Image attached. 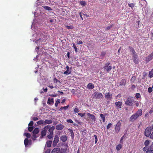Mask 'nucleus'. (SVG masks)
<instances>
[{
  "label": "nucleus",
  "instance_id": "nucleus-5",
  "mask_svg": "<svg viewBox=\"0 0 153 153\" xmlns=\"http://www.w3.org/2000/svg\"><path fill=\"white\" fill-rule=\"evenodd\" d=\"M132 100L130 97L128 98L125 102V104L127 105L132 106L133 105Z\"/></svg>",
  "mask_w": 153,
  "mask_h": 153
},
{
  "label": "nucleus",
  "instance_id": "nucleus-1",
  "mask_svg": "<svg viewBox=\"0 0 153 153\" xmlns=\"http://www.w3.org/2000/svg\"><path fill=\"white\" fill-rule=\"evenodd\" d=\"M32 37H33V39H34L33 41H34L35 43L39 45L43 44L46 39L45 35L39 31H38L33 34Z\"/></svg>",
  "mask_w": 153,
  "mask_h": 153
},
{
  "label": "nucleus",
  "instance_id": "nucleus-12",
  "mask_svg": "<svg viewBox=\"0 0 153 153\" xmlns=\"http://www.w3.org/2000/svg\"><path fill=\"white\" fill-rule=\"evenodd\" d=\"M55 128V127L52 126L51 127H49L48 128V131L49 132L50 134H53V131Z\"/></svg>",
  "mask_w": 153,
  "mask_h": 153
},
{
  "label": "nucleus",
  "instance_id": "nucleus-38",
  "mask_svg": "<svg viewBox=\"0 0 153 153\" xmlns=\"http://www.w3.org/2000/svg\"><path fill=\"white\" fill-rule=\"evenodd\" d=\"M150 141L148 140H146L144 142V145L146 146H147L149 144Z\"/></svg>",
  "mask_w": 153,
  "mask_h": 153
},
{
  "label": "nucleus",
  "instance_id": "nucleus-35",
  "mask_svg": "<svg viewBox=\"0 0 153 153\" xmlns=\"http://www.w3.org/2000/svg\"><path fill=\"white\" fill-rule=\"evenodd\" d=\"M42 7L47 10H52L50 7L48 6H42Z\"/></svg>",
  "mask_w": 153,
  "mask_h": 153
},
{
  "label": "nucleus",
  "instance_id": "nucleus-15",
  "mask_svg": "<svg viewBox=\"0 0 153 153\" xmlns=\"http://www.w3.org/2000/svg\"><path fill=\"white\" fill-rule=\"evenodd\" d=\"M47 2H45V0H37L36 1V3L39 5H43L46 3Z\"/></svg>",
  "mask_w": 153,
  "mask_h": 153
},
{
  "label": "nucleus",
  "instance_id": "nucleus-28",
  "mask_svg": "<svg viewBox=\"0 0 153 153\" xmlns=\"http://www.w3.org/2000/svg\"><path fill=\"white\" fill-rule=\"evenodd\" d=\"M59 151V148H54L52 150L51 153H58Z\"/></svg>",
  "mask_w": 153,
  "mask_h": 153
},
{
  "label": "nucleus",
  "instance_id": "nucleus-51",
  "mask_svg": "<svg viewBox=\"0 0 153 153\" xmlns=\"http://www.w3.org/2000/svg\"><path fill=\"white\" fill-rule=\"evenodd\" d=\"M53 135L49 134V135H48V137L49 139H51L52 138Z\"/></svg>",
  "mask_w": 153,
  "mask_h": 153
},
{
  "label": "nucleus",
  "instance_id": "nucleus-29",
  "mask_svg": "<svg viewBox=\"0 0 153 153\" xmlns=\"http://www.w3.org/2000/svg\"><path fill=\"white\" fill-rule=\"evenodd\" d=\"M152 58L149 55L146 58V61L147 62H148L152 59Z\"/></svg>",
  "mask_w": 153,
  "mask_h": 153
},
{
  "label": "nucleus",
  "instance_id": "nucleus-21",
  "mask_svg": "<svg viewBox=\"0 0 153 153\" xmlns=\"http://www.w3.org/2000/svg\"><path fill=\"white\" fill-rule=\"evenodd\" d=\"M68 131L70 132L71 136V138L72 139H73L74 137V132L72 130L71 128H69L68 129Z\"/></svg>",
  "mask_w": 153,
  "mask_h": 153
},
{
  "label": "nucleus",
  "instance_id": "nucleus-13",
  "mask_svg": "<svg viewBox=\"0 0 153 153\" xmlns=\"http://www.w3.org/2000/svg\"><path fill=\"white\" fill-rule=\"evenodd\" d=\"M129 50L130 51V52H131L132 53L131 55H132V56H134L137 54V53H136L134 49L133 48L131 47H129Z\"/></svg>",
  "mask_w": 153,
  "mask_h": 153
},
{
  "label": "nucleus",
  "instance_id": "nucleus-4",
  "mask_svg": "<svg viewBox=\"0 0 153 153\" xmlns=\"http://www.w3.org/2000/svg\"><path fill=\"white\" fill-rule=\"evenodd\" d=\"M121 123L120 122L118 121L117 123L116 126L115 128V131L118 133L120 129Z\"/></svg>",
  "mask_w": 153,
  "mask_h": 153
},
{
  "label": "nucleus",
  "instance_id": "nucleus-55",
  "mask_svg": "<svg viewBox=\"0 0 153 153\" xmlns=\"http://www.w3.org/2000/svg\"><path fill=\"white\" fill-rule=\"evenodd\" d=\"M33 124V123L32 121H30V123L28 124V126H32Z\"/></svg>",
  "mask_w": 153,
  "mask_h": 153
},
{
  "label": "nucleus",
  "instance_id": "nucleus-48",
  "mask_svg": "<svg viewBox=\"0 0 153 153\" xmlns=\"http://www.w3.org/2000/svg\"><path fill=\"white\" fill-rule=\"evenodd\" d=\"M128 5L129 7L132 8L134 7L135 4L134 3H130L128 4Z\"/></svg>",
  "mask_w": 153,
  "mask_h": 153
},
{
  "label": "nucleus",
  "instance_id": "nucleus-39",
  "mask_svg": "<svg viewBox=\"0 0 153 153\" xmlns=\"http://www.w3.org/2000/svg\"><path fill=\"white\" fill-rule=\"evenodd\" d=\"M24 135L26 136L28 138H29L30 137V135L29 133H25L24 134Z\"/></svg>",
  "mask_w": 153,
  "mask_h": 153
},
{
  "label": "nucleus",
  "instance_id": "nucleus-3",
  "mask_svg": "<svg viewBox=\"0 0 153 153\" xmlns=\"http://www.w3.org/2000/svg\"><path fill=\"white\" fill-rule=\"evenodd\" d=\"M151 132V127H147L145 131V134L146 137H149L150 134Z\"/></svg>",
  "mask_w": 153,
  "mask_h": 153
},
{
  "label": "nucleus",
  "instance_id": "nucleus-18",
  "mask_svg": "<svg viewBox=\"0 0 153 153\" xmlns=\"http://www.w3.org/2000/svg\"><path fill=\"white\" fill-rule=\"evenodd\" d=\"M94 85L93 84L91 83H89L87 85V88L89 89H93L94 88Z\"/></svg>",
  "mask_w": 153,
  "mask_h": 153
},
{
  "label": "nucleus",
  "instance_id": "nucleus-53",
  "mask_svg": "<svg viewBox=\"0 0 153 153\" xmlns=\"http://www.w3.org/2000/svg\"><path fill=\"white\" fill-rule=\"evenodd\" d=\"M112 27H113L112 25H111V26H108L105 29V30H108L110 29Z\"/></svg>",
  "mask_w": 153,
  "mask_h": 153
},
{
  "label": "nucleus",
  "instance_id": "nucleus-30",
  "mask_svg": "<svg viewBox=\"0 0 153 153\" xmlns=\"http://www.w3.org/2000/svg\"><path fill=\"white\" fill-rule=\"evenodd\" d=\"M50 127V126L47 125L46 126H45L42 129L43 131H45L46 132L48 130V128L49 127Z\"/></svg>",
  "mask_w": 153,
  "mask_h": 153
},
{
  "label": "nucleus",
  "instance_id": "nucleus-49",
  "mask_svg": "<svg viewBox=\"0 0 153 153\" xmlns=\"http://www.w3.org/2000/svg\"><path fill=\"white\" fill-rule=\"evenodd\" d=\"M140 95L139 93H137L135 95V97L137 98H140Z\"/></svg>",
  "mask_w": 153,
  "mask_h": 153
},
{
  "label": "nucleus",
  "instance_id": "nucleus-41",
  "mask_svg": "<svg viewBox=\"0 0 153 153\" xmlns=\"http://www.w3.org/2000/svg\"><path fill=\"white\" fill-rule=\"evenodd\" d=\"M46 132L43 131L42 130L41 131V134L42 136H44L46 135Z\"/></svg>",
  "mask_w": 153,
  "mask_h": 153
},
{
  "label": "nucleus",
  "instance_id": "nucleus-9",
  "mask_svg": "<svg viewBox=\"0 0 153 153\" xmlns=\"http://www.w3.org/2000/svg\"><path fill=\"white\" fill-rule=\"evenodd\" d=\"M86 114L88 117H89L91 119L95 122L96 120V118L94 115L89 113H87Z\"/></svg>",
  "mask_w": 153,
  "mask_h": 153
},
{
  "label": "nucleus",
  "instance_id": "nucleus-19",
  "mask_svg": "<svg viewBox=\"0 0 153 153\" xmlns=\"http://www.w3.org/2000/svg\"><path fill=\"white\" fill-rule=\"evenodd\" d=\"M61 140L63 142H65L67 140V137L66 135H63L60 137Z\"/></svg>",
  "mask_w": 153,
  "mask_h": 153
},
{
  "label": "nucleus",
  "instance_id": "nucleus-26",
  "mask_svg": "<svg viewBox=\"0 0 153 153\" xmlns=\"http://www.w3.org/2000/svg\"><path fill=\"white\" fill-rule=\"evenodd\" d=\"M122 145H121V144H119L116 147V150L117 151H119L122 148Z\"/></svg>",
  "mask_w": 153,
  "mask_h": 153
},
{
  "label": "nucleus",
  "instance_id": "nucleus-23",
  "mask_svg": "<svg viewBox=\"0 0 153 153\" xmlns=\"http://www.w3.org/2000/svg\"><path fill=\"white\" fill-rule=\"evenodd\" d=\"M38 81L40 83V85H42L44 84L45 80L43 79H40L38 80Z\"/></svg>",
  "mask_w": 153,
  "mask_h": 153
},
{
  "label": "nucleus",
  "instance_id": "nucleus-57",
  "mask_svg": "<svg viewBox=\"0 0 153 153\" xmlns=\"http://www.w3.org/2000/svg\"><path fill=\"white\" fill-rule=\"evenodd\" d=\"M135 79V77L134 76L132 77L131 79V81L133 82H134Z\"/></svg>",
  "mask_w": 153,
  "mask_h": 153
},
{
  "label": "nucleus",
  "instance_id": "nucleus-34",
  "mask_svg": "<svg viewBox=\"0 0 153 153\" xmlns=\"http://www.w3.org/2000/svg\"><path fill=\"white\" fill-rule=\"evenodd\" d=\"M105 53H106L105 52H102L101 54L100 58L101 59H102L105 55Z\"/></svg>",
  "mask_w": 153,
  "mask_h": 153
},
{
  "label": "nucleus",
  "instance_id": "nucleus-22",
  "mask_svg": "<svg viewBox=\"0 0 153 153\" xmlns=\"http://www.w3.org/2000/svg\"><path fill=\"white\" fill-rule=\"evenodd\" d=\"M24 143L25 147H27V145L29 143L28 139L27 138H26L25 139L24 141Z\"/></svg>",
  "mask_w": 153,
  "mask_h": 153
},
{
  "label": "nucleus",
  "instance_id": "nucleus-42",
  "mask_svg": "<svg viewBox=\"0 0 153 153\" xmlns=\"http://www.w3.org/2000/svg\"><path fill=\"white\" fill-rule=\"evenodd\" d=\"M80 4L82 6H84L86 5V2L85 1H82L80 2Z\"/></svg>",
  "mask_w": 153,
  "mask_h": 153
},
{
  "label": "nucleus",
  "instance_id": "nucleus-33",
  "mask_svg": "<svg viewBox=\"0 0 153 153\" xmlns=\"http://www.w3.org/2000/svg\"><path fill=\"white\" fill-rule=\"evenodd\" d=\"M52 143V141H48L46 143V144L47 145V146L48 147H51V144Z\"/></svg>",
  "mask_w": 153,
  "mask_h": 153
},
{
  "label": "nucleus",
  "instance_id": "nucleus-8",
  "mask_svg": "<svg viewBox=\"0 0 153 153\" xmlns=\"http://www.w3.org/2000/svg\"><path fill=\"white\" fill-rule=\"evenodd\" d=\"M59 140V137L57 135H55L53 143V145L54 146H56L57 143L58 142Z\"/></svg>",
  "mask_w": 153,
  "mask_h": 153
},
{
  "label": "nucleus",
  "instance_id": "nucleus-47",
  "mask_svg": "<svg viewBox=\"0 0 153 153\" xmlns=\"http://www.w3.org/2000/svg\"><path fill=\"white\" fill-rule=\"evenodd\" d=\"M73 47L75 49V52H77V48H76L75 45L74 43H73Z\"/></svg>",
  "mask_w": 153,
  "mask_h": 153
},
{
  "label": "nucleus",
  "instance_id": "nucleus-17",
  "mask_svg": "<svg viewBox=\"0 0 153 153\" xmlns=\"http://www.w3.org/2000/svg\"><path fill=\"white\" fill-rule=\"evenodd\" d=\"M64 126L62 124H59L57 125L56 126V128L58 130H61L64 128Z\"/></svg>",
  "mask_w": 153,
  "mask_h": 153
},
{
  "label": "nucleus",
  "instance_id": "nucleus-46",
  "mask_svg": "<svg viewBox=\"0 0 153 153\" xmlns=\"http://www.w3.org/2000/svg\"><path fill=\"white\" fill-rule=\"evenodd\" d=\"M112 125V124L111 123H109V124H108V125L106 127L107 129H109Z\"/></svg>",
  "mask_w": 153,
  "mask_h": 153
},
{
  "label": "nucleus",
  "instance_id": "nucleus-58",
  "mask_svg": "<svg viewBox=\"0 0 153 153\" xmlns=\"http://www.w3.org/2000/svg\"><path fill=\"white\" fill-rule=\"evenodd\" d=\"M94 137H95V143H97V140H98V139H97V137L95 135H94Z\"/></svg>",
  "mask_w": 153,
  "mask_h": 153
},
{
  "label": "nucleus",
  "instance_id": "nucleus-50",
  "mask_svg": "<svg viewBox=\"0 0 153 153\" xmlns=\"http://www.w3.org/2000/svg\"><path fill=\"white\" fill-rule=\"evenodd\" d=\"M67 122L68 123H73V121L71 119H68V120H67Z\"/></svg>",
  "mask_w": 153,
  "mask_h": 153
},
{
  "label": "nucleus",
  "instance_id": "nucleus-61",
  "mask_svg": "<svg viewBox=\"0 0 153 153\" xmlns=\"http://www.w3.org/2000/svg\"><path fill=\"white\" fill-rule=\"evenodd\" d=\"M35 23L34 22L33 23H32L31 29H33V28H35Z\"/></svg>",
  "mask_w": 153,
  "mask_h": 153
},
{
  "label": "nucleus",
  "instance_id": "nucleus-6",
  "mask_svg": "<svg viewBox=\"0 0 153 153\" xmlns=\"http://www.w3.org/2000/svg\"><path fill=\"white\" fill-rule=\"evenodd\" d=\"M110 64V63H107L105 64L104 67V68L105 69L107 72L110 71L112 68L109 65Z\"/></svg>",
  "mask_w": 153,
  "mask_h": 153
},
{
  "label": "nucleus",
  "instance_id": "nucleus-52",
  "mask_svg": "<svg viewBox=\"0 0 153 153\" xmlns=\"http://www.w3.org/2000/svg\"><path fill=\"white\" fill-rule=\"evenodd\" d=\"M79 111V109L77 108L76 107L74 109V112L75 113H77Z\"/></svg>",
  "mask_w": 153,
  "mask_h": 153
},
{
  "label": "nucleus",
  "instance_id": "nucleus-10",
  "mask_svg": "<svg viewBox=\"0 0 153 153\" xmlns=\"http://www.w3.org/2000/svg\"><path fill=\"white\" fill-rule=\"evenodd\" d=\"M105 96V98L107 99L111 100L112 99V95L109 92L106 93Z\"/></svg>",
  "mask_w": 153,
  "mask_h": 153
},
{
  "label": "nucleus",
  "instance_id": "nucleus-2",
  "mask_svg": "<svg viewBox=\"0 0 153 153\" xmlns=\"http://www.w3.org/2000/svg\"><path fill=\"white\" fill-rule=\"evenodd\" d=\"M142 114V110L141 109H139L136 112L132 115L130 118L129 120L131 122H134L137 119L138 117L141 116Z\"/></svg>",
  "mask_w": 153,
  "mask_h": 153
},
{
  "label": "nucleus",
  "instance_id": "nucleus-45",
  "mask_svg": "<svg viewBox=\"0 0 153 153\" xmlns=\"http://www.w3.org/2000/svg\"><path fill=\"white\" fill-rule=\"evenodd\" d=\"M146 153H153V150L149 149Z\"/></svg>",
  "mask_w": 153,
  "mask_h": 153
},
{
  "label": "nucleus",
  "instance_id": "nucleus-27",
  "mask_svg": "<svg viewBox=\"0 0 153 153\" xmlns=\"http://www.w3.org/2000/svg\"><path fill=\"white\" fill-rule=\"evenodd\" d=\"M100 116L101 118L102 119L103 122H105V115L101 114H100Z\"/></svg>",
  "mask_w": 153,
  "mask_h": 153
},
{
  "label": "nucleus",
  "instance_id": "nucleus-16",
  "mask_svg": "<svg viewBox=\"0 0 153 153\" xmlns=\"http://www.w3.org/2000/svg\"><path fill=\"white\" fill-rule=\"evenodd\" d=\"M41 13L40 12V9L39 8H37L36 10V11L34 13V16L36 17L38 16H39L41 14Z\"/></svg>",
  "mask_w": 153,
  "mask_h": 153
},
{
  "label": "nucleus",
  "instance_id": "nucleus-20",
  "mask_svg": "<svg viewBox=\"0 0 153 153\" xmlns=\"http://www.w3.org/2000/svg\"><path fill=\"white\" fill-rule=\"evenodd\" d=\"M47 103L49 104H53L54 103V100L53 98L50 99L49 98L48 99V101L47 102Z\"/></svg>",
  "mask_w": 153,
  "mask_h": 153
},
{
  "label": "nucleus",
  "instance_id": "nucleus-59",
  "mask_svg": "<svg viewBox=\"0 0 153 153\" xmlns=\"http://www.w3.org/2000/svg\"><path fill=\"white\" fill-rule=\"evenodd\" d=\"M152 91V88L151 87H149L148 88V91L149 93L151 92Z\"/></svg>",
  "mask_w": 153,
  "mask_h": 153
},
{
  "label": "nucleus",
  "instance_id": "nucleus-43",
  "mask_svg": "<svg viewBox=\"0 0 153 153\" xmlns=\"http://www.w3.org/2000/svg\"><path fill=\"white\" fill-rule=\"evenodd\" d=\"M28 130L30 131H31L33 129V126H28Z\"/></svg>",
  "mask_w": 153,
  "mask_h": 153
},
{
  "label": "nucleus",
  "instance_id": "nucleus-56",
  "mask_svg": "<svg viewBox=\"0 0 153 153\" xmlns=\"http://www.w3.org/2000/svg\"><path fill=\"white\" fill-rule=\"evenodd\" d=\"M47 86L48 87H49L50 88H51V89H52V88H54L53 86L52 85V84H51L48 85Z\"/></svg>",
  "mask_w": 153,
  "mask_h": 153
},
{
  "label": "nucleus",
  "instance_id": "nucleus-25",
  "mask_svg": "<svg viewBox=\"0 0 153 153\" xmlns=\"http://www.w3.org/2000/svg\"><path fill=\"white\" fill-rule=\"evenodd\" d=\"M52 122V121L51 120H46L44 121V123L46 124H50Z\"/></svg>",
  "mask_w": 153,
  "mask_h": 153
},
{
  "label": "nucleus",
  "instance_id": "nucleus-54",
  "mask_svg": "<svg viewBox=\"0 0 153 153\" xmlns=\"http://www.w3.org/2000/svg\"><path fill=\"white\" fill-rule=\"evenodd\" d=\"M66 27L68 29H71L73 28V27L72 26H66Z\"/></svg>",
  "mask_w": 153,
  "mask_h": 153
},
{
  "label": "nucleus",
  "instance_id": "nucleus-37",
  "mask_svg": "<svg viewBox=\"0 0 153 153\" xmlns=\"http://www.w3.org/2000/svg\"><path fill=\"white\" fill-rule=\"evenodd\" d=\"M71 73V71L69 70H67L64 72V74H69Z\"/></svg>",
  "mask_w": 153,
  "mask_h": 153
},
{
  "label": "nucleus",
  "instance_id": "nucleus-62",
  "mask_svg": "<svg viewBox=\"0 0 153 153\" xmlns=\"http://www.w3.org/2000/svg\"><path fill=\"white\" fill-rule=\"evenodd\" d=\"M36 137V134H33L32 136V139L33 140H34L35 139Z\"/></svg>",
  "mask_w": 153,
  "mask_h": 153
},
{
  "label": "nucleus",
  "instance_id": "nucleus-40",
  "mask_svg": "<svg viewBox=\"0 0 153 153\" xmlns=\"http://www.w3.org/2000/svg\"><path fill=\"white\" fill-rule=\"evenodd\" d=\"M60 100L59 99H57V101H56V102L55 103V106L57 107L58 106V104L60 103Z\"/></svg>",
  "mask_w": 153,
  "mask_h": 153
},
{
  "label": "nucleus",
  "instance_id": "nucleus-64",
  "mask_svg": "<svg viewBox=\"0 0 153 153\" xmlns=\"http://www.w3.org/2000/svg\"><path fill=\"white\" fill-rule=\"evenodd\" d=\"M150 138L153 139V132H152L151 135L150 136Z\"/></svg>",
  "mask_w": 153,
  "mask_h": 153
},
{
  "label": "nucleus",
  "instance_id": "nucleus-60",
  "mask_svg": "<svg viewBox=\"0 0 153 153\" xmlns=\"http://www.w3.org/2000/svg\"><path fill=\"white\" fill-rule=\"evenodd\" d=\"M69 107V105H68L66 106L63 107V109L65 110H66Z\"/></svg>",
  "mask_w": 153,
  "mask_h": 153
},
{
  "label": "nucleus",
  "instance_id": "nucleus-32",
  "mask_svg": "<svg viewBox=\"0 0 153 153\" xmlns=\"http://www.w3.org/2000/svg\"><path fill=\"white\" fill-rule=\"evenodd\" d=\"M149 76L151 78L153 76V69L149 73Z\"/></svg>",
  "mask_w": 153,
  "mask_h": 153
},
{
  "label": "nucleus",
  "instance_id": "nucleus-7",
  "mask_svg": "<svg viewBox=\"0 0 153 153\" xmlns=\"http://www.w3.org/2000/svg\"><path fill=\"white\" fill-rule=\"evenodd\" d=\"M132 59L134 62L135 64H137L139 62L138 57L137 55L132 56Z\"/></svg>",
  "mask_w": 153,
  "mask_h": 153
},
{
  "label": "nucleus",
  "instance_id": "nucleus-36",
  "mask_svg": "<svg viewBox=\"0 0 153 153\" xmlns=\"http://www.w3.org/2000/svg\"><path fill=\"white\" fill-rule=\"evenodd\" d=\"M37 123L38 125H41V124H44V121L42 120H40L38 121L37 122Z\"/></svg>",
  "mask_w": 153,
  "mask_h": 153
},
{
  "label": "nucleus",
  "instance_id": "nucleus-11",
  "mask_svg": "<svg viewBox=\"0 0 153 153\" xmlns=\"http://www.w3.org/2000/svg\"><path fill=\"white\" fill-rule=\"evenodd\" d=\"M94 96L97 98L100 99L103 97V95L101 93L97 92L94 94Z\"/></svg>",
  "mask_w": 153,
  "mask_h": 153
},
{
  "label": "nucleus",
  "instance_id": "nucleus-63",
  "mask_svg": "<svg viewBox=\"0 0 153 153\" xmlns=\"http://www.w3.org/2000/svg\"><path fill=\"white\" fill-rule=\"evenodd\" d=\"M149 55L152 58V59H153V51Z\"/></svg>",
  "mask_w": 153,
  "mask_h": 153
},
{
  "label": "nucleus",
  "instance_id": "nucleus-31",
  "mask_svg": "<svg viewBox=\"0 0 153 153\" xmlns=\"http://www.w3.org/2000/svg\"><path fill=\"white\" fill-rule=\"evenodd\" d=\"M126 83V81L125 79H123L120 82V85L123 86L125 85Z\"/></svg>",
  "mask_w": 153,
  "mask_h": 153
},
{
  "label": "nucleus",
  "instance_id": "nucleus-24",
  "mask_svg": "<svg viewBox=\"0 0 153 153\" xmlns=\"http://www.w3.org/2000/svg\"><path fill=\"white\" fill-rule=\"evenodd\" d=\"M39 128H35L33 132V134H36L39 132Z\"/></svg>",
  "mask_w": 153,
  "mask_h": 153
},
{
  "label": "nucleus",
  "instance_id": "nucleus-14",
  "mask_svg": "<svg viewBox=\"0 0 153 153\" xmlns=\"http://www.w3.org/2000/svg\"><path fill=\"white\" fill-rule=\"evenodd\" d=\"M115 104L116 106L117 109H119L121 108V106L122 105V102H121L118 101L115 102Z\"/></svg>",
  "mask_w": 153,
  "mask_h": 153
},
{
  "label": "nucleus",
  "instance_id": "nucleus-44",
  "mask_svg": "<svg viewBox=\"0 0 153 153\" xmlns=\"http://www.w3.org/2000/svg\"><path fill=\"white\" fill-rule=\"evenodd\" d=\"M85 113H78V114L81 117H83L85 115Z\"/></svg>",
  "mask_w": 153,
  "mask_h": 153
}]
</instances>
